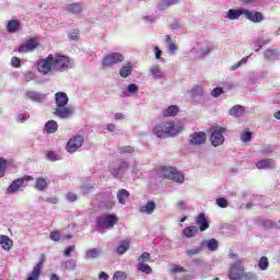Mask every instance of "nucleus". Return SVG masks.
Wrapping results in <instances>:
<instances>
[{"mask_svg": "<svg viewBox=\"0 0 280 280\" xmlns=\"http://www.w3.org/2000/svg\"><path fill=\"white\" fill-rule=\"evenodd\" d=\"M72 67L71 58L60 52L49 54L46 58L37 61V70L42 75H48V73L56 71H67Z\"/></svg>", "mask_w": 280, "mask_h": 280, "instance_id": "obj_1", "label": "nucleus"}, {"mask_svg": "<svg viewBox=\"0 0 280 280\" xmlns=\"http://www.w3.org/2000/svg\"><path fill=\"white\" fill-rule=\"evenodd\" d=\"M183 130V126H176L174 121H162L153 127L152 132L158 139H167L180 135Z\"/></svg>", "mask_w": 280, "mask_h": 280, "instance_id": "obj_2", "label": "nucleus"}, {"mask_svg": "<svg viewBox=\"0 0 280 280\" xmlns=\"http://www.w3.org/2000/svg\"><path fill=\"white\" fill-rule=\"evenodd\" d=\"M55 102L57 107L55 108V115L60 117V119H67L73 115V109L67 107L69 104V96L65 92H57L55 94Z\"/></svg>", "mask_w": 280, "mask_h": 280, "instance_id": "obj_3", "label": "nucleus"}, {"mask_svg": "<svg viewBox=\"0 0 280 280\" xmlns=\"http://www.w3.org/2000/svg\"><path fill=\"white\" fill-rule=\"evenodd\" d=\"M158 172L163 176V178L173 180V183H179V184L185 183V175L180 173V171H177L176 167L160 166Z\"/></svg>", "mask_w": 280, "mask_h": 280, "instance_id": "obj_4", "label": "nucleus"}, {"mask_svg": "<svg viewBox=\"0 0 280 280\" xmlns=\"http://www.w3.org/2000/svg\"><path fill=\"white\" fill-rule=\"evenodd\" d=\"M245 270L246 268L244 267V260L238 259L235 262L230 265L228 278L230 280H240L244 277Z\"/></svg>", "mask_w": 280, "mask_h": 280, "instance_id": "obj_5", "label": "nucleus"}, {"mask_svg": "<svg viewBox=\"0 0 280 280\" xmlns=\"http://www.w3.org/2000/svg\"><path fill=\"white\" fill-rule=\"evenodd\" d=\"M117 215L107 214L96 219L97 229H113L117 224Z\"/></svg>", "mask_w": 280, "mask_h": 280, "instance_id": "obj_6", "label": "nucleus"}, {"mask_svg": "<svg viewBox=\"0 0 280 280\" xmlns=\"http://www.w3.org/2000/svg\"><path fill=\"white\" fill-rule=\"evenodd\" d=\"M125 58L124 55L119 52H112L109 55H106L103 58V69H107V67H113V65H119V62H124Z\"/></svg>", "mask_w": 280, "mask_h": 280, "instance_id": "obj_7", "label": "nucleus"}, {"mask_svg": "<svg viewBox=\"0 0 280 280\" xmlns=\"http://www.w3.org/2000/svg\"><path fill=\"white\" fill-rule=\"evenodd\" d=\"M224 132H226V128L220 126L214 127V130L210 136V141L214 148L224 143Z\"/></svg>", "mask_w": 280, "mask_h": 280, "instance_id": "obj_8", "label": "nucleus"}, {"mask_svg": "<svg viewBox=\"0 0 280 280\" xmlns=\"http://www.w3.org/2000/svg\"><path fill=\"white\" fill-rule=\"evenodd\" d=\"M84 144V137L77 135L69 139L66 149L70 154H73V152H78L80 150V147Z\"/></svg>", "mask_w": 280, "mask_h": 280, "instance_id": "obj_9", "label": "nucleus"}, {"mask_svg": "<svg viewBox=\"0 0 280 280\" xmlns=\"http://www.w3.org/2000/svg\"><path fill=\"white\" fill-rule=\"evenodd\" d=\"M30 180H34V177L31 175H24L23 177L13 180L7 189L8 194H16V191L23 187L24 183H30Z\"/></svg>", "mask_w": 280, "mask_h": 280, "instance_id": "obj_10", "label": "nucleus"}, {"mask_svg": "<svg viewBox=\"0 0 280 280\" xmlns=\"http://www.w3.org/2000/svg\"><path fill=\"white\" fill-rule=\"evenodd\" d=\"M38 45H40V43L38 42V38L33 37L27 39L24 44L20 45L18 51L20 54H30V51H34V49H36Z\"/></svg>", "mask_w": 280, "mask_h": 280, "instance_id": "obj_11", "label": "nucleus"}, {"mask_svg": "<svg viewBox=\"0 0 280 280\" xmlns=\"http://www.w3.org/2000/svg\"><path fill=\"white\" fill-rule=\"evenodd\" d=\"M189 143L190 145H202L207 143V133L202 131L191 133L189 137Z\"/></svg>", "mask_w": 280, "mask_h": 280, "instance_id": "obj_12", "label": "nucleus"}, {"mask_svg": "<svg viewBox=\"0 0 280 280\" xmlns=\"http://www.w3.org/2000/svg\"><path fill=\"white\" fill-rule=\"evenodd\" d=\"M45 264V258L42 257V259L37 262L36 266H34L31 273H28L26 280H39L40 279V272H43V266Z\"/></svg>", "mask_w": 280, "mask_h": 280, "instance_id": "obj_13", "label": "nucleus"}, {"mask_svg": "<svg viewBox=\"0 0 280 280\" xmlns=\"http://www.w3.org/2000/svg\"><path fill=\"white\" fill-rule=\"evenodd\" d=\"M245 19L252 23H261V21H264V14L259 11H250L245 9Z\"/></svg>", "mask_w": 280, "mask_h": 280, "instance_id": "obj_14", "label": "nucleus"}, {"mask_svg": "<svg viewBox=\"0 0 280 280\" xmlns=\"http://www.w3.org/2000/svg\"><path fill=\"white\" fill-rule=\"evenodd\" d=\"M196 224L199 226V231L203 232L209 229V221H207V217L205 215V212H201L196 218Z\"/></svg>", "mask_w": 280, "mask_h": 280, "instance_id": "obj_15", "label": "nucleus"}, {"mask_svg": "<svg viewBox=\"0 0 280 280\" xmlns=\"http://www.w3.org/2000/svg\"><path fill=\"white\" fill-rule=\"evenodd\" d=\"M257 170H268L275 167V160L273 159H265V160H259L256 163Z\"/></svg>", "mask_w": 280, "mask_h": 280, "instance_id": "obj_16", "label": "nucleus"}, {"mask_svg": "<svg viewBox=\"0 0 280 280\" xmlns=\"http://www.w3.org/2000/svg\"><path fill=\"white\" fill-rule=\"evenodd\" d=\"M21 30V21L19 20H11L7 23V32L9 34H14Z\"/></svg>", "mask_w": 280, "mask_h": 280, "instance_id": "obj_17", "label": "nucleus"}, {"mask_svg": "<svg viewBox=\"0 0 280 280\" xmlns=\"http://www.w3.org/2000/svg\"><path fill=\"white\" fill-rule=\"evenodd\" d=\"M246 9H230L228 11V19H230V21H235L237 19H240V16H242V14L245 15Z\"/></svg>", "mask_w": 280, "mask_h": 280, "instance_id": "obj_18", "label": "nucleus"}, {"mask_svg": "<svg viewBox=\"0 0 280 280\" xmlns=\"http://www.w3.org/2000/svg\"><path fill=\"white\" fill-rule=\"evenodd\" d=\"M14 243L8 235H0V246L3 248V250H10Z\"/></svg>", "mask_w": 280, "mask_h": 280, "instance_id": "obj_19", "label": "nucleus"}, {"mask_svg": "<svg viewBox=\"0 0 280 280\" xmlns=\"http://www.w3.org/2000/svg\"><path fill=\"white\" fill-rule=\"evenodd\" d=\"M155 209H156V202H154V200H150L147 202L144 207L140 209V211L142 213H147L148 215H152Z\"/></svg>", "mask_w": 280, "mask_h": 280, "instance_id": "obj_20", "label": "nucleus"}, {"mask_svg": "<svg viewBox=\"0 0 280 280\" xmlns=\"http://www.w3.org/2000/svg\"><path fill=\"white\" fill-rule=\"evenodd\" d=\"M178 105H171L163 112V117H176L179 113Z\"/></svg>", "mask_w": 280, "mask_h": 280, "instance_id": "obj_21", "label": "nucleus"}, {"mask_svg": "<svg viewBox=\"0 0 280 280\" xmlns=\"http://www.w3.org/2000/svg\"><path fill=\"white\" fill-rule=\"evenodd\" d=\"M132 63L129 62L126 66H122L121 69L119 70V75L120 78H128L129 75L132 74Z\"/></svg>", "mask_w": 280, "mask_h": 280, "instance_id": "obj_22", "label": "nucleus"}, {"mask_svg": "<svg viewBox=\"0 0 280 280\" xmlns=\"http://www.w3.org/2000/svg\"><path fill=\"white\" fill-rule=\"evenodd\" d=\"M245 108H244V106H242V105H235V106H233L231 109H230V115L232 116V117H242V115H244V113H245Z\"/></svg>", "mask_w": 280, "mask_h": 280, "instance_id": "obj_23", "label": "nucleus"}, {"mask_svg": "<svg viewBox=\"0 0 280 280\" xmlns=\"http://www.w3.org/2000/svg\"><path fill=\"white\" fill-rule=\"evenodd\" d=\"M117 198L120 205H126V200L130 198V192L126 189H120L117 192Z\"/></svg>", "mask_w": 280, "mask_h": 280, "instance_id": "obj_24", "label": "nucleus"}, {"mask_svg": "<svg viewBox=\"0 0 280 280\" xmlns=\"http://www.w3.org/2000/svg\"><path fill=\"white\" fill-rule=\"evenodd\" d=\"M66 12H71V14H80V12H82V4L80 3H72V4H68L65 8Z\"/></svg>", "mask_w": 280, "mask_h": 280, "instance_id": "obj_25", "label": "nucleus"}, {"mask_svg": "<svg viewBox=\"0 0 280 280\" xmlns=\"http://www.w3.org/2000/svg\"><path fill=\"white\" fill-rule=\"evenodd\" d=\"M48 186L49 183H47V179L44 177L36 178L35 189H37V191H45L46 187Z\"/></svg>", "mask_w": 280, "mask_h": 280, "instance_id": "obj_26", "label": "nucleus"}, {"mask_svg": "<svg viewBox=\"0 0 280 280\" xmlns=\"http://www.w3.org/2000/svg\"><path fill=\"white\" fill-rule=\"evenodd\" d=\"M102 255V249L91 248L85 253V259H97Z\"/></svg>", "mask_w": 280, "mask_h": 280, "instance_id": "obj_27", "label": "nucleus"}, {"mask_svg": "<svg viewBox=\"0 0 280 280\" xmlns=\"http://www.w3.org/2000/svg\"><path fill=\"white\" fill-rule=\"evenodd\" d=\"M183 235H185V237H196V235H198V228L195 225L188 226L183 230Z\"/></svg>", "mask_w": 280, "mask_h": 280, "instance_id": "obj_28", "label": "nucleus"}, {"mask_svg": "<svg viewBox=\"0 0 280 280\" xmlns=\"http://www.w3.org/2000/svg\"><path fill=\"white\" fill-rule=\"evenodd\" d=\"M26 97L28 100H32V102H43V94H39L38 92H35V91H27Z\"/></svg>", "mask_w": 280, "mask_h": 280, "instance_id": "obj_29", "label": "nucleus"}, {"mask_svg": "<svg viewBox=\"0 0 280 280\" xmlns=\"http://www.w3.org/2000/svg\"><path fill=\"white\" fill-rule=\"evenodd\" d=\"M137 268L139 272H143L144 275H152V267L145 262H138Z\"/></svg>", "mask_w": 280, "mask_h": 280, "instance_id": "obj_30", "label": "nucleus"}, {"mask_svg": "<svg viewBox=\"0 0 280 280\" xmlns=\"http://www.w3.org/2000/svg\"><path fill=\"white\" fill-rule=\"evenodd\" d=\"M46 132H48V135H54V132H57L58 130V122H56L55 120H49L46 126Z\"/></svg>", "mask_w": 280, "mask_h": 280, "instance_id": "obj_31", "label": "nucleus"}, {"mask_svg": "<svg viewBox=\"0 0 280 280\" xmlns=\"http://www.w3.org/2000/svg\"><path fill=\"white\" fill-rule=\"evenodd\" d=\"M268 266H270V261L268 260V257L266 256L260 257V259L258 260V268L260 270H268Z\"/></svg>", "mask_w": 280, "mask_h": 280, "instance_id": "obj_32", "label": "nucleus"}, {"mask_svg": "<svg viewBox=\"0 0 280 280\" xmlns=\"http://www.w3.org/2000/svg\"><path fill=\"white\" fill-rule=\"evenodd\" d=\"M200 253H202V247H194L191 249H187L185 255H187V257H196V255H200Z\"/></svg>", "mask_w": 280, "mask_h": 280, "instance_id": "obj_33", "label": "nucleus"}, {"mask_svg": "<svg viewBox=\"0 0 280 280\" xmlns=\"http://www.w3.org/2000/svg\"><path fill=\"white\" fill-rule=\"evenodd\" d=\"M151 75L156 79L163 78V71H161V68L159 66L151 67Z\"/></svg>", "mask_w": 280, "mask_h": 280, "instance_id": "obj_34", "label": "nucleus"}, {"mask_svg": "<svg viewBox=\"0 0 280 280\" xmlns=\"http://www.w3.org/2000/svg\"><path fill=\"white\" fill-rule=\"evenodd\" d=\"M250 139H253V132H250V130L248 129H245L241 135V140L243 141V143H248Z\"/></svg>", "mask_w": 280, "mask_h": 280, "instance_id": "obj_35", "label": "nucleus"}, {"mask_svg": "<svg viewBox=\"0 0 280 280\" xmlns=\"http://www.w3.org/2000/svg\"><path fill=\"white\" fill-rule=\"evenodd\" d=\"M128 248H130V243H128L127 241H122L117 248L118 255H124V253H126Z\"/></svg>", "mask_w": 280, "mask_h": 280, "instance_id": "obj_36", "label": "nucleus"}, {"mask_svg": "<svg viewBox=\"0 0 280 280\" xmlns=\"http://www.w3.org/2000/svg\"><path fill=\"white\" fill-rule=\"evenodd\" d=\"M170 272L171 275H178V272H187V269L180 265H172Z\"/></svg>", "mask_w": 280, "mask_h": 280, "instance_id": "obj_37", "label": "nucleus"}, {"mask_svg": "<svg viewBox=\"0 0 280 280\" xmlns=\"http://www.w3.org/2000/svg\"><path fill=\"white\" fill-rule=\"evenodd\" d=\"M5 167H8V160L0 158V178L5 176Z\"/></svg>", "mask_w": 280, "mask_h": 280, "instance_id": "obj_38", "label": "nucleus"}, {"mask_svg": "<svg viewBox=\"0 0 280 280\" xmlns=\"http://www.w3.org/2000/svg\"><path fill=\"white\" fill-rule=\"evenodd\" d=\"M219 243L215 238L209 240L207 242V248L208 250H218Z\"/></svg>", "mask_w": 280, "mask_h": 280, "instance_id": "obj_39", "label": "nucleus"}, {"mask_svg": "<svg viewBox=\"0 0 280 280\" xmlns=\"http://www.w3.org/2000/svg\"><path fill=\"white\" fill-rule=\"evenodd\" d=\"M119 154H132L135 152V147L125 145L118 149Z\"/></svg>", "mask_w": 280, "mask_h": 280, "instance_id": "obj_40", "label": "nucleus"}, {"mask_svg": "<svg viewBox=\"0 0 280 280\" xmlns=\"http://www.w3.org/2000/svg\"><path fill=\"white\" fill-rule=\"evenodd\" d=\"M244 280H257V273L253 272V271H243V278Z\"/></svg>", "mask_w": 280, "mask_h": 280, "instance_id": "obj_41", "label": "nucleus"}, {"mask_svg": "<svg viewBox=\"0 0 280 280\" xmlns=\"http://www.w3.org/2000/svg\"><path fill=\"white\" fill-rule=\"evenodd\" d=\"M265 58L267 60H277V50H266Z\"/></svg>", "mask_w": 280, "mask_h": 280, "instance_id": "obj_42", "label": "nucleus"}, {"mask_svg": "<svg viewBox=\"0 0 280 280\" xmlns=\"http://www.w3.org/2000/svg\"><path fill=\"white\" fill-rule=\"evenodd\" d=\"M150 253H142L141 256L138 258V264H145L147 261H150Z\"/></svg>", "mask_w": 280, "mask_h": 280, "instance_id": "obj_43", "label": "nucleus"}, {"mask_svg": "<svg viewBox=\"0 0 280 280\" xmlns=\"http://www.w3.org/2000/svg\"><path fill=\"white\" fill-rule=\"evenodd\" d=\"M69 38L71 40H79L80 39V31L78 28H73L70 33H69Z\"/></svg>", "mask_w": 280, "mask_h": 280, "instance_id": "obj_44", "label": "nucleus"}, {"mask_svg": "<svg viewBox=\"0 0 280 280\" xmlns=\"http://www.w3.org/2000/svg\"><path fill=\"white\" fill-rule=\"evenodd\" d=\"M65 266H66L67 270H75V268L78 266V261L71 259V260L66 261Z\"/></svg>", "mask_w": 280, "mask_h": 280, "instance_id": "obj_45", "label": "nucleus"}, {"mask_svg": "<svg viewBox=\"0 0 280 280\" xmlns=\"http://www.w3.org/2000/svg\"><path fill=\"white\" fill-rule=\"evenodd\" d=\"M217 205L221 209H226V207H229V201L225 198L221 197V198L217 199Z\"/></svg>", "mask_w": 280, "mask_h": 280, "instance_id": "obj_46", "label": "nucleus"}, {"mask_svg": "<svg viewBox=\"0 0 280 280\" xmlns=\"http://www.w3.org/2000/svg\"><path fill=\"white\" fill-rule=\"evenodd\" d=\"M127 276L124 271H116L113 276V280H126Z\"/></svg>", "mask_w": 280, "mask_h": 280, "instance_id": "obj_47", "label": "nucleus"}, {"mask_svg": "<svg viewBox=\"0 0 280 280\" xmlns=\"http://www.w3.org/2000/svg\"><path fill=\"white\" fill-rule=\"evenodd\" d=\"M11 67L19 69L21 67V59L19 57H12Z\"/></svg>", "mask_w": 280, "mask_h": 280, "instance_id": "obj_48", "label": "nucleus"}, {"mask_svg": "<svg viewBox=\"0 0 280 280\" xmlns=\"http://www.w3.org/2000/svg\"><path fill=\"white\" fill-rule=\"evenodd\" d=\"M46 159H47L48 161L55 162V161H58V155H56V152H55V151H48V152L46 153Z\"/></svg>", "mask_w": 280, "mask_h": 280, "instance_id": "obj_49", "label": "nucleus"}, {"mask_svg": "<svg viewBox=\"0 0 280 280\" xmlns=\"http://www.w3.org/2000/svg\"><path fill=\"white\" fill-rule=\"evenodd\" d=\"M224 93V89L222 88H214L211 92L212 97H220Z\"/></svg>", "mask_w": 280, "mask_h": 280, "instance_id": "obj_50", "label": "nucleus"}, {"mask_svg": "<svg viewBox=\"0 0 280 280\" xmlns=\"http://www.w3.org/2000/svg\"><path fill=\"white\" fill-rule=\"evenodd\" d=\"M176 1H178V0H165L161 4V10H165L166 8H170V5L176 4Z\"/></svg>", "mask_w": 280, "mask_h": 280, "instance_id": "obj_51", "label": "nucleus"}, {"mask_svg": "<svg viewBox=\"0 0 280 280\" xmlns=\"http://www.w3.org/2000/svg\"><path fill=\"white\" fill-rule=\"evenodd\" d=\"M128 167H130V164H128V162L124 161V160H119L118 162V170H128Z\"/></svg>", "mask_w": 280, "mask_h": 280, "instance_id": "obj_52", "label": "nucleus"}, {"mask_svg": "<svg viewBox=\"0 0 280 280\" xmlns=\"http://www.w3.org/2000/svg\"><path fill=\"white\" fill-rule=\"evenodd\" d=\"M127 91L129 93H139V85L131 83L128 85Z\"/></svg>", "mask_w": 280, "mask_h": 280, "instance_id": "obj_53", "label": "nucleus"}, {"mask_svg": "<svg viewBox=\"0 0 280 280\" xmlns=\"http://www.w3.org/2000/svg\"><path fill=\"white\" fill-rule=\"evenodd\" d=\"M50 240H52V242H60V232L58 231L51 232Z\"/></svg>", "mask_w": 280, "mask_h": 280, "instance_id": "obj_54", "label": "nucleus"}, {"mask_svg": "<svg viewBox=\"0 0 280 280\" xmlns=\"http://www.w3.org/2000/svg\"><path fill=\"white\" fill-rule=\"evenodd\" d=\"M73 250H75V245L67 247L63 252V255H66V257H71V253H73Z\"/></svg>", "mask_w": 280, "mask_h": 280, "instance_id": "obj_55", "label": "nucleus"}, {"mask_svg": "<svg viewBox=\"0 0 280 280\" xmlns=\"http://www.w3.org/2000/svg\"><path fill=\"white\" fill-rule=\"evenodd\" d=\"M27 117H30V116H27V114L21 113L18 115V121H20V124H23L27 120Z\"/></svg>", "mask_w": 280, "mask_h": 280, "instance_id": "obj_56", "label": "nucleus"}, {"mask_svg": "<svg viewBox=\"0 0 280 280\" xmlns=\"http://www.w3.org/2000/svg\"><path fill=\"white\" fill-rule=\"evenodd\" d=\"M67 198L70 202H75V200H78V195H75L74 192H68Z\"/></svg>", "mask_w": 280, "mask_h": 280, "instance_id": "obj_57", "label": "nucleus"}, {"mask_svg": "<svg viewBox=\"0 0 280 280\" xmlns=\"http://www.w3.org/2000/svg\"><path fill=\"white\" fill-rule=\"evenodd\" d=\"M264 226H266V229H275V223L272 222V220H266L262 222Z\"/></svg>", "mask_w": 280, "mask_h": 280, "instance_id": "obj_58", "label": "nucleus"}, {"mask_svg": "<svg viewBox=\"0 0 280 280\" xmlns=\"http://www.w3.org/2000/svg\"><path fill=\"white\" fill-rule=\"evenodd\" d=\"M167 47H168V51H171L172 54H174V51H176L178 49V46H176V44H174V42L168 44Z\"/></svg>", "mask_w": 280, "mask_h": 280, "instance_id": "obj_59", "label": "nucleus"}, {"mask_svg": "<svg viewBox=\"0 0 280 280\" xmlns=\"http://www.w3.org/2000/svg\"><path fill=\"white\" fill-rule=\"evenodd\" d=\"M162 55H163V51L159 48V46H155V58H156V60H160Z\"/></svg>", "mask_w": 280, "mask_h": 280, "instance_id": "obj_60", "label": "nucleus"}, {"mask_svg": "<svg viewBox=\"0 0 280 280\" xmlns=\"http://www.w3.org/2000/svg\"><path fill=\"white\" fill-rule=\"evenodd\" d=\"M115 207V201L108 200L105 202V209H113Z\"/></svg>", "mask_w": 280, "mask_h": 280, "instance_id": "obj_61", "label": "nucleus"}, {"mask_svg": "<svg viewBox=\"0 0 280 280\" xmlns=\"http://www.w3.org/2000/svg\"><path fill=\"white\" fill-rule=\"evenodd\" d=\"M98 279H100V280H108V273L102 271V272L98 275Z\"/></svg>", "mask_w": 280, "mask_h": 280, "instance_id": "obj_62", "label": "nucleus"}, {"mask_svg": "<svg viewBox=\"0 0 280 280\" xmlns=\"http://www.w3.org/2000/svg\"><path fill=\"white\" fill-rule=\"evenodd\" d=\"M35 75L34 72H27L25 74V80H27V82H30V80H34Z\"/></svg>", "mask_w": 280, "mask_h": 280, "instance_id": "obj_63", "label": "nucleus"}, {"mask_svg": "<svg viewBox=\"0 0 280 280\" xmlns=\"http://www.w3.org/2000/svg\"><path fill=\"white\" fill-rule=\"evenodd\" d=\"M119 168H114L113 171H112V176L114 177V178H119Z\"/></svg>", "mask_w": 280, "mask_h": 280, "instance_id": "obj_64", "label": "nucleus"}]
</instances>
